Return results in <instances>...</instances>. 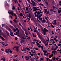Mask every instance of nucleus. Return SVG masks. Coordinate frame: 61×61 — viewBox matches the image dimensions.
I'll use <instances>...</instances> for the list:
<instances>
[{
	"label": "nucleus",
	"mask_w": 61,
	"mask_h": 61,
	"mask_svg": "<svg viewBox=\"0 0 61 61\" xmlns=\"http://www.w3.org/2000/svg\"><path fill=\"white\" fill-rule=\"evenodd\" d=\"M26 11H28V7H26Z\"/></svg>",
	"instance_id": "58"
},
{
	"label": "nucleus",
	"mask_w": 61,
	"mask_h": 61,
	"mask_svg": "<svg viewBox=\"0 0 61 61\" xmlns=\"http://www.w3.org/2000/svg\"><path fill=\"white\" fill-rule=\"evenodd\" d=\"M54 53L53 54L54 55H55V54H56V51H54Z\"/></svg>",
	"instance_id": "26"
},
{
	"label": "nucleus",
	"mask_w": 61,
	"mask_h": 61,
	"mask_svg": "<svg viewBox=\"0 0 61 61\" xmlns=\"http://www.w3.org/2000/svg\"><path fill=\"white\" fill-rule=\"evenodd\" d=\"M30 60V61H32V60H34V59L33 58H31Z\"/></svg>",
	"instance_id": "48"
},
{
	"label": "nucleus",
	"mask_w": 61,
	"mask_h": 61,
	"mask_svg": "<svg viewBox=\"0 0 61 61\" xmlns=\"http://www.w3.org/2000/svg\"><path fill=\"white\" fill-rule=\"evenodd\" d=\"M5 52H6V53L8 54L9 52V51H10V49H6L5 50Z\"/></svg>",
	"instance_id": "3"
},
{
	"label": "nucleus",
	"mask_w": 61,
	"mask_h": 61,
	"mask_svg": "<svg viewBox=\"0 0 61 61\" xmlns=\"http://www.w3.org/2000/svg\"><path fill=\"white\" fill-rule=\"evenodd\" d=\"M25 31V34L26 35H28V33L26 31Z\"/></svg>",
	"instance_id": "17"
},
{
	"label": "nucleus",
	"mask_w": 61,
	"mask_h": 61,
	"mask_svg": "<svg viewBox=\"0 0 61 61\" xmlns=\"http://www.w3.org/2000/svg\"><path fill=\"white\" fill-rule=\"evenodd\" d=\"M34 49H35V50H38V48H35Z\"/></svg>",
	"instance_id": "38"
},
{
	"label": "nucleus",
	"mask_w": 61,
	"mask_h": 61,
	"mask_svg": "<svg viewBox=\"0 0 61 61\" xmlns=\"http://www.w3.org/2000/svg\"><path fill=\"white\" fill-rule=\"evenodd\" d=\"M37 10V8H36L34 9V10H33V11H36V10Z\"/></svg>",
	"instance_id": "27"
},
{
	"label": "nucleus",
	"mask_w": 61,
	"mask_h": 61,
	"mask_svg": "<svg viewBox=\"0 0 61 61\" xmlns=\"http://www.w3.org/2000/svg\"><path fill=\"white\" fill-rule=\"evenodd\" d=\"M40 13H43V12H41L40 11H39L37 13V14H40Z\"/></svg>",
	"instance_id": "11"
},
{
	"label": "nucleus",
	"mask_w": 61,
	"mask_h": 61,
	"mask_svg": "<svg viewBox=\"0 0 61 61\" xmlns=\"http://www.w3.org/2000/svg\"><path fill=\"white\" fill-rule=\"evenodd\" d=\"M53 9H54L55 8H56V7L54 6H53Z\"/></svg>",
	"instance_id": "63"
},
{
	"label": "nucleus",
	"mask_w": 61,
	"mask_h": 61,
	"mask_svg": "<svg viewBox=\"0 0 61 61\" xmlns=\"http://www.w3.org/2000/svg\"><path fill=\"white\" fill-rule=\"evenodd\" d=\"M32 5H32L33 6H36V3H35L33 4H32Z\"/></svg>",
	"instance_id": "13"
},
{
	"label": "nucleus",
	"mask_w": 61,
	"mask_h": 61,
	"mask_svg": "<svg viewBox=\"0 0 61 61\" xmlns=\"http://www.w3.org/2000/svg\"><path fill=\"white\" fill-rule=\"evenodd\" d=\"M30 3H31V2H30V0H27Z\"/></svg>",
	"instance_id": "49"
},
{
	"label": "nucleus",
	"mask_w": 61,
	"mask_h": 61,
	"mask_svg": "<svg viewBox=\"0 0 61 61\" xmlns=\"http://www.w3.org/2000/svg\"><path fill=\"white\" fill-rule=\"evenodd\" d=\"M53 11V9H51L50 10V11L51 12V11Z\"/></svg>",
	"instance_id": "52"
},
{
	"label": "nucleus",
	"mask_w": 61,
	"mask_h": 61,
	"mask_svg": "<svg viewBox=\"0 0 61 61\" xmlns=\"http://www.w3.org/2000/svg\"><path fill=\"white\" fill-rule=\"evenodd\" d=\"M10 53H12V51L11 50H10L9 51Z\"/></svg>",
	"instance_id": "51"
},
{
	"label": "nucleus",
	"mask_w": 61,
	"mask_h": 61,
	"mask_svg": "<svg viewBox=\"0 0 61 61\" xmlns=\"http://www.w3.org/2000/svg\"><path fill=\"white\" fill-rule=\"evenodd\" d=\"M58 59H59V58L58 57H57L56 58V60H58Z\"/></svg>",
	"instance_id": "43"
},
{
	"label": "nucleus",
	"mask_w": 61,
	"mask_h": 61,
	"mask_svg": "<svg viewBox=\"0 0 61 61\" xmlns=\"http://www.w3.org/2000/svg\"><path fill=\"white\" fill-rule=\"evenodd\" d=\"M58 30H59V31H61V30H60V29H57L56 30V31H58Z\"/></svg>",
	"instance_id": "30"
},
{
	"label": "nucleus",
	"mask_w": 61,
	"mask_h": 61,
	"mask_svg": "<svg viewBox=\"0 0 61 61\" xmlns=\"http://www.w3.org/2000/svg\"><path fill=\"white\" fill-rule=\"evenodd\" d=\"M41 41H42V42L44 44L45 46H47V45H48V43H46V41H45V39H42L41 40Z\"/></svg>",
	"instance_id": "2"
},
{
	"label": "nucleus",
	"mask_w": 61,
	"mask_h": 61,
	"mask_svg": "<svg viewBox=\"0 0 61 61\" xmlns=\"http://www.w3.org/2000/svg\"><path fill=\"white\" fill-rule=\"evenodd\" d=\"M46 20H42L41 21V22H42V23H44L46 22Z\"/></svg>",
	"instance_id": "10"
},
{
	"label": "nucleus",
	"mask_w": 61,
	"mask_h": 61,
	"mask_svg": "<svg viewBox=\"0 0 61 61\" xmlns=\"http://www.w3.org/2000/svg\"><path fill=\"white\" fill-rule=\"evenodd\" d=\"M16 48V46H15L14 47L12 48L13 49H14V48Z\"/></svg>",
	"instance_id": "57"
},
{
	"label": "nucleus",
	"mask_w": 61,
	"mask_h": 61,
	"mask_svg": "<svg viewBox=\"0 0 61 61\" xmlns=\"http://www.w3.org/2000/svg\"><path fill=\"white\" fill-rule=\"evenodd\" d=\"M37 32V30H34V32L35 33H36Z\"/></svg>",
	"instance_id": "23"
},
{
	"label": "nucleus",
	"mask_w": 61,
	"mask_h": 61,
	"mask_svg": "<svg viewBox=\"0 0 61 61\" xmlns=\"http://www.w3.org/2000/svg\"><path fill=\"white\" fill-rule=\"evenodd\" d=\"M1 39L3 40V41H4L5 40V39L4 38H3V37H1Z\"/></svg>",
	"instance_id": "18"
},
{
	"label": "nucleus",
	"mask_w": 61,
	"mask_h": 61,
	"mask_svg": "<svg viewBox=\"0 0 61 61\" xmlns=\"http://www.w3.org/2000/svg\"><path fill=\"white\" fill-rule=\"evenodd\" d=\"M46 59H47V60H48V59L49 60H50V59H49V58H47V57L46 58Z\"/></svg>",
	"instance_id": "54"
},
{
	"label": "nucleus",
	"mask_w": 61,
	"mask_h": 61,
	"mask_svg": "<svg viewBox=\"0 0 61 61\" xmlns=\"http://www.w3.org/2000/svg\"><path fill=\"white\" fill-rule=\"evenodd\" d=\"M39 58V57H38V56H37V58H36V59H38Z\"/></svg>",
	"instance_id": "53"
},
{
	"label": "nucleus",
	"mask_w": 61,
	"mask_h": 61,
	"mask_svg": "<svg viewBox=\"0 0 61 61\" xmlns=\"http://www.w3.org/2000/svg\"><path fill=\"white\" fill-rule=\"evenodd\" d=\"M13 21H14V22H15V23H16L17 22V21H16V20L15 19Z\"/></svg>",
	"instance_id": "31"
},
{
	"label": "nucleus",
	"mask_w": 61,
	"mask_h": 61,
	"mask_svg": "<svg viewBox=\"0 0 61 61\" xmlns=\"http://www.w3.org/2000/svg\"><path fill=\"white\" fill-rule=\"evenodd\" d=\"M52 41H54V39H51L50 41L51 42Z\"/></svg>",
	"instance_id": "37"
},
{
	"label": "nucleus",
	"mask_w": 61,
	"mask_h": 61,
	"mask_svg": "<svg viewBox=\"0 0 61 61\" xmlns=\"http://www.w3.org/2000/svg\"><path fill=\"white\" fill-rule=\"evenodd\" d=\"M44 32H48V30L46 29V28H44Z\"/></svg>",
	"instance_id": "6"
},
{
	"label": "nucleus",
	"mask_w": 61,
	"mask_h": 61,
	"mask_svg": "<svg viewBox=\"0 0 61 61\" xmlns=\"http://www.w3.org/2000/svg\"><path fill=\"white\" fill-rule=\"evenodd\" d=\"M56 56H55L54 57H53V60H54V61H55V59H56Z\"/></svg>",
	"instance_id": "21"
},
{
	"label": "nucleus",
	"mask_w": 61,
	"mask_h": 61,
	"mask_svg": "<svg viewBox=\"0 0 61 61\" xmlns=\"http://www.w3.org/2000/svg\"><path fill=\"white\" fill-rule=\"evenodd\" d=\"M51 27H53V28H54V26L52 24H51Z\"/></svg>",
	"instance_id": "28"
},
{
	"label": "nucleus",
	"mask_w": 61,
	"mask_h": 61,
	"mask_svg": "<svg viewBox=\"0 0 61 61\" xmlns=\"http://www.w3.org/2000/svg\"><path fill=\"white\" fill-rule=\"evenodd\" d=\"M20 16H23V15L22 14V13H21L20 14Z\"/></svg>",
	"instance_id": "15"
},
{
	"label": "nucleus",
	"mask_w": 61,
	"mask_h": 61,
	"mask_svg": "<svg viewBox=\"0 0 61 61\" xmlns=\"http://www.w3.org/2000/svg\"><path fill=\"white\" fill-rule=\"evenodd\" d=\"M12 10H15V7L14 6H13L12 8Z\"/></svg>",
	"instance_id": "25"
},
{
	"label": "nucleus",
	"mask_w": 61,
	"mask_h": 61,
	"mask_svg": "<svg viewBox=\"0 0 61 61\" xmlns=\"http://www.w3.org/2000/svg\"><path fill=\"white\" fill-rule=\"evenodd\" d=\"M13 34H14V33H11L10 35V36H14L13 35Z\"/></svg>",
	"instance_id": "14"
},
{
	"label": "nucleus",
	"mask_w": 61,
	"mask_h": 61,
	"mask_svg": "<svg viewBox=\"0 0 61 61\" xmlns=\"http://www.w3.org/2000/svg\"><path fill=\"white\" fill-rule=\"evenodd\" d=\"M38 25L41 28H42V27L41 26V25L40 24H39V23L38 24Z\"/></svg>",
	"instance_id": "20"
},
{
	"label": "nucleus",
	"mask_w": 61,
	"mask_h": 61,
	"mask_svg": "<svg viewBox=\"0 0 61 61\" xmlns=\"http://www.w3.org/2000/svg\"><path fill=\"white\" fill-rule=\"evenodd\" d=\"M58 13H60L61 12V10H58Z\"/></svg>",
	"instance_id": "34"
},
{
	"label": "nucleus",
	"mask_w": 61,
	"mask_h": 61,
	"mask_svg": "<svg viewBox=\"0 0 61 61\" xmlns=\"http://www.w3.org/2000/svg\"><path fill=\"white\" fill-rule=\"evenodd\" d=\"M44 10H45V11L44 12V13H46L47 12V10L46 9H44Z\"/></svg>",
	"instance_id": "9"
},
{
	"label": "nucleus",
	"mask_w": 61,
	"mask_h": 61,
	"mask_svg": "<svg viewBox=\"0 0 61 61\" xmlns=\"http://www.w3.org/2000/svg\"><path fill=\"white\" fill-rule=\"evenodd\" d=\"M56 43V42L54 41H53L52 42V44H55Z\"/></svg>",
	"instance_id": "56"
},
{
	"label": "nucleus",
	"mask_w": 61,
	"mask_h": 61,
	"mask_svg": "<svg viewBox=\"0 0 61 61\" xmlns=\"http://www.w3.org/2000/svg\"><path fill=\"white\" fill-rule=\"evenodd\" d=\"M32 35H33V37H36V35H34V33H32Z\"/></svg>",
	"instance_id": "19"
},
{
	"label": "nucleus",
	"mask_w": 61,
	"mask_h": 61,
	"mask_svg": "<svg viewBox=\"0 0 61 61\" xmlns=\"http://www.w3.org/2000/svg\"><path fill=\"white\" fill-rule=\"evenodd\" d=\"M36 43L37 45H39V43H38L37 42H36Z\"/></svg>",
	"instance_id": "47"
},
{
	"label": "nucleus",
	"mask_w": 61,
	"mask_h": 61,
	"mask_svg": "<svg viewBox=\"0 0 61 61\" xmlns=\"http://www.w3.org/2000/svg\"><path fill=\"white\" fill-rule=\"evenodd\" d=\"M49 54H50V53H47V54H46V56H48L49 55Z\"/></svg>",
	"instance_id": "32"
},
{
	"label": "nucleus",
	"mask_w": 61,
	"mask_h": 61,
	"mask_svg": "<svg viewBox=\"0 0 61 61\" xmlns=\"http://www.w3.org/2000/svg\"><path fill=\"white\" fill-rule=\"evenodd\" d=\"M55 37V38H54V40H56V38H57V36H56Z\"/></svg>",
	"instance_id": "35"
},
{
	"label": "nucleus",
	"mask_w": 61,
	"mask_h": 61,
	"mask_svg": "<svg viewBox=\"0 0 61 61\" xmlns=\"http://www.w3.org/2000/svg\"><path fill=\"white\" fill-rule=\"evenodd\" d=\"M14 2L15 3H16L17 2V0H15Z\"/></svg>",
	"instance_id": "39"
},
{
	"label": "nucleus",
	"mask_w": 61,
	"mask_h": 61,
	"mask_svg": "<svg viewBox=\"0 0 61 61\" xmlns=\"http://www.w3.org/2000/svg\"><path fill=\"white\" fill-rule=\"evenodd\" d=\"M17 9L19 11H20V8H19V7H17Z\"/></svg>",
	"instance_id": "36"
},
{
	"label": "nucleus",
	"mask_w": 61,
	"mask_h": 61,
	"mask_svg": "<svg viewBox=\"0 0 61 61\" xmlns=\"http://www.w3.org/2000/svg\"><path fill=\"white\" fill-rule=\"evenodd\" d=\"M40 54V53H38L37 54V55H39V56Z\"/></svg>",
	"instance_id": "64"
},
{
	"label": "nucleus",
	"mask_w": 61,
	"mask_h": 61,
	"mask_svg": "<svg viewBox=\"0 0 61 61\" xmlns=\"http://www.w3.org/2000/svg\"><path fill=\"white\" fill-rule=\"evenodd\" d=\"M5 58H3V61H5Z\"/></svg>",
	"instance_id": "45"
},
{
	"label": "nucleus",
	"mask_w": 61,
	"mask_h": 61,
	"mask_svg": "<svg viewBox=\"0 0 61 61\" xmlns=\"http://www.w3.org/2000/svg\"><path fill=\"white\" fill-rule=\"evenodd\" d=\"M16 50L17 52V51H18V49L19 48V47L18 46H17L16 47Z\"/></svg>",
	"instance_id": "8"
},
{
	"label": "nucleus",
	"mask_w": 61,
	"mask_h": 61,
	"mask_svg": "<svg viewBox=\"0 0 61 61\" xmlns=\"http://www.w3.org/2000/svg\"><path fill=\"white\" fill-rule=\"evenodd\" d=\"M43 52H44V53H47V51L44 50L43 51Z\"/></svg>",
	"instance_id": "22"
},
{
	"label": "nucleus",
	"mask_w": 61,
	"mask_h": 61,
	"mask_svg": "<svg viewBox=\"0 0 61 61\" xmlns=\"http://www.w3.org/2000/svg\"><path fill=\"white\" fill-rule=\"evenodd\" d=\"M25 59L26 60H29V57L28 56H26L25 57Z\"/></svg>",
	"instance_id": "5"
},
{
	"label": "nucleus",
	"mask_w": 61,
	"mask_h": 61,
	"mask_svg": "<svg viewBox=\"0 0 61 61\" xmlns=\"http://www.w3.org/2000/svg\"><path fill=\"white\" fill-rule=\"evenodd\" d=\"M37 21H38L39 22V23H40L41 22L39 20H38V18L37 19Z\"/></svg>",
	"instance_id": "46"
},
{
	"label": "nucleus",
	"mask_w": 61,
	"mask_h": 61,
	"mask_svg": "<svg viewBox=\"0 0 61 61\" xmlns=\"http://www.w3.org/2000/svg\"><path fill=\"white\" fill-rule=\"evenodd\" d=\"M26 49H27V50H29H29H30V49H29V48H26Z\"/></svg>",
	"instance_id": "41"
},
{
	"label": "nucleus",
	"mask_w": 61,
	"mask_h": 61,
	"mask_svg": "<svg viewBox=\"0 0 61 61\" xmlns=\"http://www.w3.org/2000/svg\"><path fill=\"white\" fill-rule=\"evenodd\" d=\"M41 31H43V32H44V31H44V29H43V28H41Z\"/></svg>",
	"instance_id": "24"
},
{
	"label": "nucleus",
	"mask_w": 61,
	"mask_h": 61,
	"mask_svg": "<svg viewBox=\"0 0 61 61\" xmlns=\"http://www.w3.org/2000/svg\"><path fill=\"white\" fill-rule=\"evenodd\" d=\"M47 41H48L47 42ZM49 38H48L47 40H46V42H47V43H48V42H49Z\"/></svg>",
	"instance_id": "16"
},
{
	"label": "nucleus",
	"mask_w": 61,
	"mask_h": 61,
	"mask_svg": "<svg viewBox=\"0 0 61 61\" xmlns=\"http://www.w3.org/2000/svg\"><path fill=\"white\" fill-rule=\"evenodd\" d=\"M5 25V24H2V26L3 27Z\"/></svg>",
	"instance_id": "62"
},
{
	"label": "nucleus",
	"mask_w": 61,
	"mask_h": 61,
	"mask_svg": "<svg viewBox=\"0 0 61 61\" xmlns=\"http://www.w3.org/2000/svg\"><path fill=\"white\" fill-rule=\"evenodd\" d=\"M59 3H59L58 4V5H61V0L59 2Z\"/></svg>",
	"instance_id": "12"
},
{
	"label": "nucleus",
	"mask_w": 61,
	"mask_h": 61,
	"mask_svg": "<svg viewBox=\"0 0 61 61\" xmlns=\"http://www.w3.org/2000/svg\"><path fill=\"white\" fill-rule=\"evenodd\" d=\"M8 12L10 15L11 14L12 15H14L16 17L17 16L14 13V11H13L9 10Z\"/></svg>",
	"instance_id": "1"
},
{
	"label": "nucleus",
	"mask_w": 61,
	"mask_h": 61,
	"mask_svg": "<svg viewBox=\"0 0 61 61\" xmlns=\"http://www.w3.org/2000/svg\"><path fill=\"white\" fill-rule=\"evenodd\" d=\"M42 14H41L40 15V16H39V17H41V16H42Z\"/></svg>",
	"instance_id": "55"
},
{
	"label": "nucleus",
	"mask_w": 61,
	"mask_h": 61,
	"mask_svg": "<svg viewBox=\"0 0 61 61\" xmlns=\"http://www.w3.org/2000/svg\"><path fill=\"white\" fill-rule=\"evenodd\" d=\"M47 22L48 24H49V23L50 24H51V23H50V22H49V21H48V20H47Z\"/></svg>",
	"instance_id": "29"
},
{
	"label": "nucleus",
	"mask_w": 61,
	"mask_h": 61,
	"mask_svg": "<svg viewBox=\"0 0 61 61\" xmlns=\"http://www.w3.org/2000/svg\"><path fill=\"white\" fill-rule=\"evenodd\" d=\"M56 20H54L53 22H52L53 25H56L57 24V23H56Z\"/></svg>",
	"instance_id": "4"
},
{
	"label": "nucleus",
	"mask_w": 61,
	"mask_h": 61,
	"mask_svg": "<svg viewBox=\"0 0 61 61\" xmlns=\"http://www.w3.org/2000/svg\"><path fill=\"white\" fill-rule=\"evenodd\" d=\"M46 32H44L43 33V34L44 35H46Z\"/></svg>",
	"instance_id": "42"
},
{
	"label": "nucleus",
	"mask_w": 61,
	"mask_h": 61,
	"mask_svg": "<svg viewBox=\"0 0 61 61\" xmlns=\"http://www.w3.org/2000/svg\"><path fill=\"white\" fill-rule=\"evenodd\" d=\"M31 1L32 2V3H35V2H34V1L33 0H31Z\"/></svg>",
	"instance_id": "40"
},
{
	"label": "nucleus",
	"mask_w": 61,
	"mask_h": 61,
	"mask_svg": "<svg viewBox=\"0 0 61 61\" xmlns=\"http://www.w3.org/2000/svg\"><path fill=\"white\" fill-rule=\"evenodd\" d=\"M37 35H39V32H38V31H37Z\"/></svg>",
	"instance_id": "59"
},
{
	"label": "nucleus",
	"mask_w": 61,
	"mask_h": 61,
	"mask_svg": "<svg viewBox=\"0 0 61 61\" xmlns=\"http://www.w3.org/2000/svg\"><path fill=\"white\" fill-rule=\"evenodd\" d=\"M36 7H33V10H34V9H36Z\"/></svg>",
	"instance_id": "44"
},
{
	"label": "nucleus",
	"mask_w": 61,
	"mask_h": 61,
	"mask_svg": "<svg viewBox=\"0 0 61 61\" xmlns=\"http://www.w3.org/2000/svg\"><path fill=\"white\" fill-rule=\"evenodd\" d=\"M53 56V54H51V55H49V58H51L52 56Z\"/></svg>",
	"instance_id": "7"
},
{
	"label": "nucleus",
	"mask_w": 61,
	"mask_h": 61,
	"mask_svg": "<svg viewBox=\"0 0 61 61\" xmlns=\"http://www.w3.org/2000/svg\"><path fill=\"white\" fill-rule=\"evenodd\" d=\"M39 5H42V6H43L44 5H43V4L41 3H40V4H39Z\"/></svg>",
	"instance_id": "33"
},
{
	"label": "nucleus",
	"mask_w": 61,
	"mask_h": 61,
	"mask_svg": "<svg viewBox=\"0 0 61 61\" xmlns=\"http://www.w3.org/2000/svg\"><path fill=\"white\" fill-rule=\"evenodd\" d=\"M26 48H25L24 47L23 48V49H24V51H26V50H25V49H26Z\"/></svg>",
	"instance_id": "50"
},
{
	"label": "nucleus",
	"mask_w": 61,
	"mask_h": 61,
	"mask_svg": "<svg viewBox=\"0 0 61 61\" xmlns=\"http://www.w3.org/2000/svg\"><path fill=\"white\" fill-rule=\"evenodd\" d=\"M27 38L28 39H30V37H29Z\"/></svg>",
	"instance_id": "60"
},
{
	"label": "nucleus",
	"mask_w": 61,
	"mask_h": 61,
	"mask_svg": "<svg viewBox=\"0 0 61 61\" xmlns=\"http://www.w3.org/2000/svg\"><path fill=\"white\" fill-rule=\"evenodd\" d=\"M15 39L16 40H17V38L16 37H15Z\"/></svg>",
	"instance_id": "61"
}]
</instances>
